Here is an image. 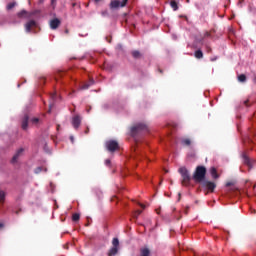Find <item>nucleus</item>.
Instances as JSON below:
<instances>
[{
  "mask_svg": "<svg viewBox=\"0 0 256 256\" xmlns=\"http://www.w3.org/2000/svg\"><path fill=\"white\" fill-rule=\"evenodd\" d=\"M207 174V169L204 166H198L194 172L193 179L196 183H201L205 179Z\"/></svg>",
  "mask_w": 256,
  "mask_h": 256,
  "instance_id": "obj_1",
  "label": "nucleus"
},
{
  "mask_svg": "<svg viewBox=\"0 0 256 256\" xmlns=\"http://www.w3.org/2000/svg\"><path fill=\"white\" fill-rule=\"evenodd\" d=\"M179 173L182 177V185H189V181H191V176L189 175V170L186 167L179 168Z\"/></svg>",
  "mask_w": 256,
  "mask_h": 256,
  "instance_id": "obj_2",
  "label": "nucleus"
},
{
  "mask_svg": "<svg viewBox=\"0 0 256 256\" xmlns=\"http://www.w3.org/2000/svg\"><path fill=\"white\" fill-rule=\"evenodd\" d=\"M113 247L109 250L108 256H115L117 253H119V239L114 238L112 240Z\"/></svg>",
  "mask_w": 256,
  "mask_h": 256,
  "instance_id": "obj_3",
  "label": "nucleus"
},
{
  "mask_svg": "<svg viewBox=\"0 0 256 256\" xmlns=\"http://www.w3.org/2000/svg\"><path fill=\"white\" fill-rule=\"evenodd\" d=\"M129 0H112L110 3V9H119V7H125Z\"/></svg>",
  "mask_w": 256,
  "mask_h": 256,
  "instance_id": "obj_4",
  "label": "nucleus"
},
{
  "mask_svg": "<svg viewBox=\"0 0 256 256\" xmlns=\"http://www.w3.org/2000/svg\"><path fill=\"white\" fill-rule=\"evenodd\" d=\"M106 148L108 149V151L113 153L114 151H117V149H119V143L115 140L107 141Z\"/></svg>",
  "mask_w": 256,
  "mask_h": 256,
  "instance_id": "obj_5",
  "label": "nucleus"
},
{
  "mask_svg": "<svg viewBox=\"0 0 256 256\" xmlns=\"http://www.w3.org/2000/svg\"><path fill=\"white\" fill-rule=\"evenodd\" d=\"M140 131H147V125L139 123L131 128L132 135H135V133H140Z\"/></svg>",
  "mask_w": 256,
  "mask_h": 256,
  "instance_id": "obj_6",
  "label": "nucleus"
},
{
  "mask_svg": "<svg viewBox=\"0 0 256 256\" xmlns=\"http://www.w3.org/2000/svg\"><path fill=\"white\" fill-rule=\"evenodd\" d=\"M203 187H205L206 189H208V191H215V187H217V185L214 182L211 181H204L203 182Z\"/></svg>",
  "mask_w": 256,
  "mask_h": 256,
  "instance_id": "obj_7",
  "label": "nucleus"
},
{
  "mask_svg": "<svg viewBox=\"0 0 256 256\" xmlns=\"http://www.w3.org/2000/svg\"><path fill=\"white\" fill-rule=\"evenodd\" d=\"M72 125L74 129H79V125H81V116H74L72 119Z\"/></svg>",
  "mask_w": 256,
  "mask_h": 256,
  "instance_id": "obj_8",
  "label": "nucleus"
},
{
  "mask_svg": "<svg viewBox=\"0 0 256 256\" xmlns=\"http://www.w3.org/2000/svg\"><path fill=\"white\" fill-rule=\"evenodd\" d=\"M33 27H37V22H35L34 20H30L25 25V29H26L27 33H31V29H33Z\"/></svg>",
  "mask_w": 256,
  "mask_h": 256,
  "instance_id": "obj_9",
  "label": "nucleus"
},
{
  "mask_svg": "<svg viewBox=\"0 0 256 256\" xmlns=\"http://www.w3.org/2000/svg\"><path fill=\"white\" fill-rule=\"evenodd\" d=\"M21 127L24 131H27L29 127V116L25 115L23 117Z\"/></svg>",
  "mask_w": 256,
  "mask_h": 256,
  "instance_id": "obj_10",
  "label": "nucleus"
},
{
  "mask_svg": "<svg viewBox=\"0 0 256 256\" xmlns=\"http://www.w3.org/2000/svg\"><path fill=\"white\" fill-rule=\"evenodd\" d=\"M61 25V21L57 18L50 21V27L51 29H57Z\"/></svg>",
  "mask_w": 256,
  "mask_h": 256,
  "instance_id": "obj_11",
  "label": "nucleus"
},
{
  "mask_svg": "<svg viewBox=\"0 0 256 256\" xmlns=\"http://www.w3.org/2000/svg\"><path fill=\"white\" fill-rule=\"evenodd\" d=\"M21 153H23V148L19 149L16 154L12 158V163H17L19 157H21Z\"/></svg>",
  "mask_w": 256,
  "mask_h": 256,
  "instance_id": "obj_12",
  "label": "nucleus"
},
{
  "mask_svg": "<svg viewBox=\"0 0 256 256\" xmlns=\"http://www.w3.org/2000/svg\"><path fill=\"white\" fill-rule=\"evenodd\" d=\"M140 256H151V251L149 250V248H141Z\"/></svg>",
  "mask_w": 256,
  "mask_h": 256,
  "instance_id": "obj_13",
  "label": "nucleus"
},
{
  "mask_svg": "<svg viewBox=\"0 0 256 256\" xmlns=\"http://www.w3.org/2000/svg\"><path fill=\"white\" fill-rule=\"evenodd\" d=\"M243 157H244V163L246 164V165H248V167H253V164H252V162H251V160L249 159V157H247L246 155H243Z\"/></svg>",
  "mask_w": 256,
  "mask_h": 256,
  "instance_id": "obj_14",
  "label": "nucleus"
},
{
  "mask_svg": "<svg viewBox=\"0 0 256 256\" xmlns=\"http://www.w3.org/2000/svg\"><path fill=\"white\" fill-rule=\"evenodd\" d=\"M194 56L196 57V59H203V51L197 50V51L194 53Z\"/></svg>",
  "mask_w": 256,
  "mask_h": 256,
  "instance_id": "obj_15",
  "label": "nucleus"
},
{
  "mask_svg": "<svg viewBox=\"0 0 256 256\" xmlns=\"http://www.w3.org/2000/svg\"><path fill=\"white\" fill-rule=\"evenodd\" d=\"M6 193L3 190H0V203H5V197H6Z\"/></svg>",
  "mask_w": 256,
  "mask_h": 256,
  "instance_id": "obj_16",
  "label": "nucleus"
},
{
  "mask_svg": "<svg viewBox=\"0 0 256 256\" xmlns=\"http://www.w3.org/2000/svg\"><path fill=\"white\" fill-rule=\"evenodd\" d=\"M210 173H211L213 179H217L219 177V175H217V169H215V168H211Z\"/></svg>",
  "mask_w": 256,
  "mask_h": 256,
  "instance_id": "obj_17",
  "label": "nucleus"
},
{
  "mask_svg": "<svg viewBox=\"0 0 256 256\" xmlns=\"http://www.w3.org/2000/svg\"><path fill=\"white\" fill-rule=\"evenodd\" d=\"M170 6L173 9V11H177V9H179V6L177 5V3L175 2V0H172L170 2Z\"/></svg>",
  "mask_w": 256,
  "mask_h": 256,
  "instance_id": "obj_18",
  "label": "nucleus"
},
{
  "mask_svg": "<svg viewBox=\"0 0 256 256\" xmlns=\"http://www.w3.org/2000/svg\"><path fill=\"white\" fill-rule=\"evenodd\" d=\"M238 81L240 83H245V81H247V76H245V74H241L238 76Z\"/></svg>",
  "mask_w": 256,
  "mask_h": 256,
  "instance_id": "obj_19",
  "label": "nucleus"
},
{
  "mask_svg": "<svg viewBox=\"0 0 256 256\" xmlns=\"http://www.w3.org/2000/svg\"><path fill=\"white\" fill-rule=\"evenodd\" d=\"M94 83H95V81L90 80L89 83L84 84V85L82 86V89H89V87H91V85H93Z\"/></svg>",
  "mask_w": 256,
  "mask_h": 256,
  "instance_id": "obj_20",
  "label": "nucleus"
},
{
  "mask_svg": "<svg viewBox=\"0 0 256 256\" xmlns=\"http://www.w3.org/2000/svg\"><path fill=\"white\" fill-rule=\"evenodd\" d=\"M15 5H16L15 2H11V3H9V4L7 5L6 9H7L8 11H11V9H13V7H15Z\"/></svg>",
  "mask_w": 256,
  "mask_h": 256,
  "instance_id": "obj_21",
  "label": "nucleus"
},
{
  "mask_svg": "<svg viewBox=\"0 0 256 256\" xmlns=\"http://www.w3.org/2000/svg\"><path fill=\"white\" fill-rule=\"evenodd\" d=\"M80 217H81V216H80L78 213H75V214H73V216H72V221H79Z\"/></svg>",
  "mask_w": 256,
  "mask_h": 256,
  "instance_id": "obj_22",
  "label": "nucleus"
},
{
  "mask_svg": "<svg viewBox=\"0 0 256 256\" xmlns=\"http://www.w3.org/2000/svg\"><path fill=\"white\" fill-rule=\"evenodd\" d=\"M132 55L135 59H138V57H141V53H139V51H133Z\"/></svg>",
  "mask_w": 256,
  "mask_h": 256,
  "instance_id": "obj_23",
  "label": "nucleus"
},
{
  "mask_svg": "<svg viewBox=\"0 0 256 256\" xmlns=\"http://www.w3.org/2000/svg\"><path fill=\"white\" fill-rule=\"evenodd\" d=\"M182 143H183V145L189 146V145H191V140L189 138H186V139L182 140Z\"/></svg>",
  "mask_w": 256,
  "mask_h": 256,
  "instance_id": "obj_24",
  "label": "nucleus"
},
{
  "mask_svg": "<svg viewBox=\"0 0 256 256\" xmlns=\"http://www.w3.org/2000/svg\"><path fill=\"white\" fill-rule=\"evenodd\" d=\"M30 121L32 125H37V123H39V118H32Z\"/></svg>",
  "mask_w": 256,
  "mask_h": 256,
  "instance_id": "obj_25",
  "label": "nucleus"
},
{
  "mask_svg": "<svg viewBox=\"0 0 256 256\" xmlns=\"http://www.w3.org/2000/svg\"><path fill=\"white\" fill-rule=\"evenodd\" d=\"M41 171H43V168L38 167V168H36L35 173H41Z\"/></svg>",
  "mask_w": 256,
  "mask_h": 256,
  "instance_id": "obj_26",
  "label": "nucleus"
},
{
  "mask_svg": "<svg viewBox=\"0 0 256 256\" xmlns=\"http://www.w3.org/2000/svg\"><path fill=\"white\" fill-rule=\"evenodd\" d=\"M105 165H107V166L111 165V160H109V159L105 160Z\"/></svg>",
  "mask_w": 256,
  "mask_h": 256,
  "instance_id": "obj_27",
  "label": "nucleus"
},
{
  "mask_svg": "<svg viewBox=\"0 0 256 256\" xmlns=\"http://www.w3.org/2000/svg\"><path fill=\"white\" fill-rule=\"evenodd\" d=\"M141 213H142V211L137 210L136 213H135V216H136V217H139V215H141Z\"/></svg>",
  "mask_w": 256,
  "mask_h": 256,
  "instance_id": "obj_28",
  "label": "nucleus"
},
{
  "mask_svg": "<svg viewBox=\"0 0 256 256\" xmlns=\"http://www.w3.org/2000/svg\"><path fill=\"white\" fill-rule=\"evenodd\" d=\"M25 13H27L26 11H22L19 13V16L22 17V15H25Z\"/></svg>",
  "mask_w": 256,
  "mask_h": 256,
  "instance_id": "obj_29",
  "label": "nucleus"
},
{
  "mask_svg": "<svg viewBox=\"0 0 256 256\" xmlns=\"http://www.w3.org/2000/svg\"><path fill=\"white\" fill-rule=\"evenodd\" d=\"M140 207H142V209H145V205L143 204H140Z\"/></svg>",
  "mask_w": 256,
  "mask_h": 256,
  "instance_id": "obj_30",
  "label": "nucleus"
},
{
  "mask_svg": "<svg viewBox=\"0 0 256 256\" xmlns=\"http://www.w3.org/2000/svg\"><path fill=\"white\" fill-rule=\"evenodd\" d=\"M95 1V3H99V1H101V0H94Z\"/></svg>",
  "mask_w": 256,
  "mask_h": 256,
  "instance_id": "obj_31",
  "label": "nucleus"
},
{
  "mask_svg": "<svg viewBox=\"0 0 256 256\" xmlns=\"http://www.w3.org/2000/svg\"><path fill=\"white\" fill-rule=\"evenodd\" d=\"M229 185H231V183H227V187H229Z\"/></svg>",
  "mask_w": 256,
  "mask_h": 256,
  "instance_id": "obj_32",
  "label": "nucleus"
},
{
  "mask_svg": "<svg viewBox=\"0 0 256 256\" xmlns=\"http://www.w3.org/2000/svg\"><path fill=\"white\" fill-rule=\"evenodd\" d=\"M0 227H3V225H2V224H0Z\"/></svg>",
  "mask_w": 256,
  "mask_h": 256,
  "instance_id": "obj_33",
  "label": "nucleus"
}]
</instances>
